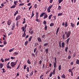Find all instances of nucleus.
Here are the masks:
<instances>
[{
	"mask_svg": "<svg viewBox=\"0 0 79 79\" xmlns=\"http://www.w3.org/2000/svg\"><path fill=\"white\" fill-rule=\"evenodd\" d=\"M11 34H12V32L10 31L9 33L8 34V36H9L10 35H11Z\"/></svg>",
	"mask_w": 79,
	"mask_h": 79,
	"instance_id": "5fc2aeb1",
	"label": "nucleus"
},
{
	"mask_svg": "<svg viewBox=\"0 0 79 79\" xmlns=\"http://www.w3.org/2000/svg\"><path fill=\"white\" fill-rule=\"evenodd\" d=\"M11 24V19H9L7 21V24L8 26H10Z\"/></svg>",
	"mask_w": 79,
	"mask_h": 79,
	"instance_id": "20e7f679",
	"label": "nucleus"
},
{
	"mask_svg": "<svg viewBox=\"0 0 79 79\" xmlns=\"http://www.w3.org/2000/svg\"><path fill=\"white\" fill-rule=\"evenodd\" d=\"M56 69V68H54V70L53 71V73L54 74H55V70Z\"/></svg>",
	"mask_w": 79,
	"mask_h": 79,
	"instance_id": "393cba45",
	"label": "nucleus"
},
{
	"mask_svg": "<svg viewBox=\"0 0 79 79\" xmlns=\"http://www.w3.org/2000/svg\"><path fill=\"white\" fill-rule=\"evenodd\" d=\"M34 6L35 8H35H37V6H38V5H37V4H35L34 5Z\"/></svg>",
	"mask_w": 79,
	"mask_h": 79,
	"instance_id": "4be33fe9",
	"label": "nucleus"
},
{
	"mask_svg": "<svg viewBox=\"0 0 79 79\" xmlns=\"http://www.w3.org/2000/svg\"><path fill=\"white\" fill-rule=\"evenodd\" d=\"M39 63L40 65L41 64H42V60H40L39 61Z\"/></svg>",
	"mask_w": 79,
	"mask_h": 79,
	"instance_id": "774afa93",
	"label": "nucleus"
},
{
	"mask_svg": "<svg viewBox=\"0 0 79 79\" xmlns=\"http://www.w3.org/2000/svg\"><path fill=\"white\" fill-rule=\"evenodd\" d=\"M52 16L53 15H52V14H51L50 15H49L48 17L49 19V20H50V19H51V18H52Z\"/></svg>",
	"mask_w": 79,
	"mask_h": 79,
	"instance_id": "9b49d317",
	"label": "nucleus"
},
{
	"mask_svg": "<svg viewBox=\"0 0 79 79\" xmlns=\"http://www.w3.org/2000/svg\"><path fill=\"white\" fill-rule=\"evenodd\" d=\"M62 38H63V40L65 39V35L64 34H63L62 35Z\"/></svg>",
	"mask_w": 79,
	"mask_h": 79,
	"instance_id": "c85d7f7f",
	"label": "nucleus"
},
{
	"mask_svg": "<svg viewBox=\"0 0 79 79\" xmlns=\"http://www.w3.org/2000/svg\"><path fill=\"white\" fill-rule=\"evenodd\" d=\"M26 23V19L24 18L23 19V24H24L25 23Z\"/></svg>",
	"mask_w": 79,
	"mask_h": 79,
	"instance_id": "c756f323",
	"label": "nucleus"
},
{
	"mask_svg": "<svg viewBox=\"0 0 79 79\" xmlns=\"http://www.w3.org/2000/svg\"><path fill=\"white\" fill-rule=\"evenodd\" d=\"M24 5V3H22L20 4V5H19V6H23Z\"/></svg>",
	"mask_w": 79,
	"mask_h": 79,
	"instance_id": "58836bf2",
	"label": "nucleus"
},
{
	"mask_svg": "<svg viewBox=\"0 0 79 79\" xmlns=\"http://www.w3.org/2000/svg\"><path fill=\"white\" fill-rule=\"evenodd\" d=\"M48 17V15H46L44 17V19H45L46 18H47V17Z\"/></svg>",
	"mask_w": 79,
	"mask_h": 79,
	"instance_id": "ea45409f",
	"label": "nucleus"
},
{
	"mask_svg": "<svg viewBox=\"0 0 79 79\" xmlns=\"http://www.w3.org/2000/svg\"><path fill=\"white\" fill-rule=\"evenodd\" d=\"M16 64H17L15 62H12L10 63V66H11V67L12 68H14L15 66H16Z\"/></svg>",
	"mask_w": 79,
	"mask_h": 79,
	"instance_id": "f03ea898",
	"label": "nucleus"
},
{
	"mask_svg": "<svg viewBox=\"0 0 79 79\" xmlns=\"http://www.w3.org/2000/svg\"><path fill=\"white\" fill-rule=\"evenodd\" d=\"M54 67L56 68V62H54Z\"/></svg>",
	"mask_w": 79,
	"mask_h": 79,
	"instance_id": "a211bd4d",
	"label": "nucleus"
},
{
	"mask_svg": "<svg viewBox=\"0 0 79 79\" xmlns=\"http://www.w3.org/2000/svg\"><path fill=\"white\" fill-rule=\"evenodd\" d=\"M27 63L28 64H31V61H30V60H28L27 61Z\"/></svg>",
	"mask_w": 79,
	"mask_h": 79,
	"instance_id": "c9c22d12",
	"label": "nucleus"
},
{
	"mask_svg": "<svg viewBox=\"0 0 79 79\" xmlns=\"http://www.w3.org/2000/svg\"><path fill=\"white\" fill-rule=\"evenodd\" d=\"M14 55H18V54H19V53L18 52H15L14 53Z\"/></svg>",
	"mask_w": 79,
	"mask_h": 79,
	"instance_id": "e433bc0d",
	"label": "nucleus"
},
{
	"mask_svg": "<svg viewBox=\"0 0 79 79\" xmlns=\"http://www.w3.org/2000/svg\"><path fill=\"white\" fill-rule=\"evenodd\" d=\"M39 45V44L38 43H36V44H35L34 46L35 47H36V46H37V45Z\"/></svg>",
	"mask_w": 79,
	"mask_h": 79,
	"instance_id": "e2e57ef3",
	"label": "nucleus"
},
{
	"mask_svg": "<svg viewBox=\"0 0 79 79\" xmlns=\"http://www.w3.org/2000/svg\"><path fill=\"white\" fill-rule=\"evenodd\" d=\"M70 40V38H69L68 39H67L66 40L67 44H68V42H69V41Z\"/></svg>",
	"mask_w": 79,
	"mask_h": 79,
	"instance_id": "aec40b11",
	"label": "nucleus"
},
{
	"mask_svg": "<svg viewBox=\"0 0 79 79\" xmlns=\"http://www.w3.org/2000/svg\"><path fill=\"white\" fill-rule=\"evenodd\" d=\"M27 67V65H24V69H26V68Z\"/></svg>",
	"mask_w": 79,
	"mask_h": 79,
	"instance_id": "4d7b16f0",
	"label": "nucleus"
},
{
	"mask_svg": "<svg viewBox=\"0 0 79 79\" xmlns=\"http://www.w3.org/2000/svg\"><path fill=\"white\" fill-rule=\"evenodd\" d=\"M14 50V49L12 48L11 49L9 50V52H11L12 51H13Z\"/></svg>",
	"mask_w": 79,
	"mask_h": 79,
	"instance_id": "c03bdc74",
	"label": "nucleus"
},
{
	"mask_svg": "<svg viewBox=\"0 0 79 79\" xmlns=\"http://www.w3.org/2000/svg\"><path fill=\"white\" fill-rule=\"evenodd\" d=\"M10 58H7V59H5L4 60V61L5 62H6V61H9L10 60Z\"/></svg>",
	"mask_w": 79,
	"mask_h": 79,
	"instance_id": "4468645a",
	"label": "nucleus"
},
{
	"mask_svg": "<svg viewBox=\"0 0 79 79\" xmlns=\"http://www.w3.org/2000/svg\"><path fill=\"white\" fill-rule=\"evenodd\" d=\"M54 63H56V57H55V62Z\"/></svg>",
	"mask_w": 79,
	"mask_h": 79,
	"instance_id": "0e129e2a",
	"label": "nucleus"
},
{
	"mask_svg": "<svg viewBox=\"0 0 79 79\" xmlns=\"http://www.w3.org/2000/svg\"><path fill=\"white\" fill-rule=\"evenodd\" d=\"M68 59H69V60H70V58H71V56L69 55L68 56Z\"/></svg>",
	"mask_w": 79,
	"mask_h": 79,
	"instance_id": "603ef678",
	"label": "nucleus"
},
{
	"mask_svg": "<svg viewBox=\"0 0 79 79\" xmlns=\"http://www.w3.org/2000/svg\"><path fill=\"white\" fill-rule=\"evenodd\" d=\"M61 45H62V48H64V42L62 43L61 44Z\"/></svg>",
	"mask_w": 79,
	"mask_h": 79,
	"instance_id": "2eb2a0df",
	"label": "nucleus"
},
{
	"mask_svg": "<svg viewBox=\"0 0 79 79\" xmlns=\"http://www.w3.org/2000/svg\"><path fill=\"white\" fill-rule=\"evenodd\" d=\"M71 31H68V33H67V34L66 35V37L67 38H68L71 35Z\"/></svg>",
	"mask_w": 79,
	"mask_h": 79,
	"instance_id": "7ed1b4c3",
	"label": "nucleus"
},
{
	"mask_svg": "<svg viewBox=\"0 0 79 79\" xmlns=\"http://www.w3.org/2000/svg\"><path fill=\"white\" fill-rule=\"evenodd\" d=\"M63 1V0H58L59 3H61V2H62Z\"/></svg>",
	"mask_w": 79,
	"mask_h": 79,
	"instance_id": "79ce46f5",
	"label": "nucleus"
},
{
	"mask_svg": "<svg viewBox=\"0 0 79 79\" xmlns=\"http://www.w3.org/2000/svg\"><path fill=\"white\" fill-rule=\"evenodd\" d=\"M3 64L2 63H0V69H2V68H3Z\"/></svg>",
	"mask_w": 79,
	"mask_h": 79,
	"instance_id": "412c9836",
	"label": "nucleus"
},
{
	"mask_svg": "<svg viewBox=\"0 0 79 79\" xmlns=\"http://www.w3.org/2000/svg\"><path fill=\"white\" fill-rule=\"evenodd\" d=\"M68 47H67L65 49V52H68Z\"/></svg>",
	"mask_w": 79,
	"mask_h": 79,
	"instance_id": "a18cd8bd",
	"label": "nucleus"
},
{
	"mask_svg": "<svg viewBox=\"0 0 79 79\" xmlns=\"http://www.w3.org/2000/svg\"><path fill=\"white\" fill-rule=\"evenodd\" d=\"M34 16V14H32V15H31V16L30 19H31V18H32Z\"/></svg>",
	"mask_w": 79,
	"mask_h": 79,
	"instance_id": "8fccbe9b",
	"label": "nucleus"
},
{
	"mask_svg": "<svg viewBox=\"0 0 79 79\" xmlns=\"http://www.w3.org/2000/svg\"><path fill=\"white\" fill-rule=\"evenodd\" d=\"M14 5L15 6H16V5H17V3H16V1H14Z\"/></svg>",
	"mask_w": 79,
	"mask_h": 79,
	"instance_id": "6e6d98bb",
	"label": "nucleus"
},
{
	"mask_svg": "<svg viewBox=\"0 0 79 79\" xmlns=\"http://www.w3.org/2000/svg\"><path fill=\"white\" fill-rule=\"evenodd\" d=\"M47 45H48V43H45L44 44V47H46V46H47Z\"/></svg>",
	"mask_w": 79,
	"mask_h": 79,
	"instance_id": "72a5a7b5",
	"label": "nucleus"
},
{
	"mask_svg": "<svg viewBox=\"0 0 79 79\" xmlns=\"http://www.w3.org/2000/svg\"><path fill=\"white\" fill-rule=\"evenodd\" d=\"M36 50H37V48H35L34 49V53H35V52H36Z\"/></svg>",
	"mask_w": 79,
	"mask_h": 79,
	"instance_id": "09e8293b",
	"label": "nucleus"
},
{
	"mask_svg": "<svg viewBox=\"0 0 79 79\" xmlns=\"http://www.w3.org/2000/svg\"><path fill=\"white\" fill-rule=\"evenodd\" d=\"M53 5H52L51 6H49L48 7V9H49V10H51V8H52V6H53Z\"/></svg>",
	"mask_w": 79,
	"mask_h": 79,
	"instance_id": "2f4dec72",
	"label": "nucleus"
},
{
	"mask_svg": "<svg viewBox=\"0 0 79 79\" xmlns=\"http://www.w3.org/2000/svg\"><path fill=\"white\" fill-rule=\"evenodd\" d=\"M76 63L77 64H79V60L78 59H77L76 60Z\"/></svg>",
	"mask_w": 79,
	"mask_h": 79,
	"instance_id": "a878e982",
	"label": "nucleus"
},
{
	"mask_svg": "<svg viewBox=\"0 0 79 79\" xmlns=\"http://www.w3.org/2000/svg\"><path fill=\"white\" fill-rule=\"evenodd\" d=\"M36 19H35V21H37V22H38L39 23L40 21V20H39L38 18H39V13L38 12H36Z\"/></svg>",
	"mask_w": 79,
	"mask_h": 79,
	"instance_id": "f257e3e1",
	"label": "nucleus"
},
{
	"mask_svg": "<svg viewBox=\"0 0 79 79\" xmlns=\"http://www.w3.org/2000/svg\"><path fill=\"white\" fill-rule=\"evenodd\" d=\"M47 25H46L45 26V30L47 31Z\"/></svg>",
	"mask_w": 79,
	"mask_h": 79,
	"instance_id": "de8ad7c7",
	"label": "nucleus"
},
{
	"mask_svg": "<svg viewBox=\"0 0 79 79\" xmlns=\"http://www.w3.org/2000/svg\"><path fill=\"white\" fill-rule=\"evenodd\" d=\"M21 29H22L23 32H24V30H25V28L24 27H23L21 28Z\"/></svg>",
	"mask_w": 79,
	"mask_h": 79,
	"instance_id": "b1692460",
	"label": "nucleus"
},
{
	"mask_svg": "<svg viewBox=\"0 0 79 79\" xmlns=\"http://www.w3.org/2000/svg\"><path fill=\"white\" fill-rule=\"evenodd\" d=\"M71 26L72 27H74L75 26V24H74V23L73 24V23H71Z\"/></svg>",
	"mask_w": 79,
	"mask_h": 79,
	"instance_id": "1a4fd4ad",
	"label": "nucleus"
},
{
	"mask_svg": "<svg viewBox=\"0 0 79 79\" xmlns=\"http://www.w3.org/2000/svg\"><path fill=\"white\" fill-rule=\"evenodd\" d=\"M21 19V16L19 15L16 17V21H18V20H19V19Z\"/></svg>",
	"mask_w": 79,
	"mask_h": 79,
	"instance_id": "423d86ee",
	"label": "nucleus"
},
{
	"mask_svg": "<svg viewBox=\"0 0 79 79\" xmlns=\"http://www.w3.org/2000/svg\"><path fill=\"white\" fill-rule=\"evenodd\" d=\"M54 25V23H52L50 24V26L52 27V26H53Z\"/></svg>",
	"mask_w": 79,
	"mask_h": 79,
	"instance_id": "49530a36",
	"label": "nucleus"
},
{
	"mask_svg": "<svg viewBox=\"0 0 79 79\" xmlns=\"http://www.w3.org/2000/svg\"><path fill=\"white\" fill-rule=\"evenodd\" d=\"M58 69L59 71H60L61 69V65H60L58 67Z\"/></svg>",
	"mask_w": 79,
	"mask_h": 79,
	"instance_id": "f3484780",
	"label": "nucleus"
},
{
	"mask_svg": "<svg viewBox=\"0 0 79 79\" xmlns=\"http://www.w3.org/2000/svg\"><path fill=\"white\" fill-rule=\"evenodd\" d=\"M7 69H11V68H12L11 67V66L9 65L7 66Z\"/></svg>",
	"mask_w": 79,
	"mask_h": 79,
	"instance_id": "6ab92c4d",
	"label": "nucleus"
},
{
	"mask_svg": "<svg viewBox=\"0 0 79 79\" xmlns=\"http://www.w3.org/2000/svg\"><path fill=\"white\" fill-rule=\"evenodd\" d=\"M32 36H31L29 39V42H31L32 39Z\"/></svg>",
	"mask_w": 79,
	"mask_h": 79,
	"instance_id": "473e14b6",
	"label": "nucleus"
},
{
	"mask_svg": "<svg viewBox=\"0 0 79 79\" xmlns=\"http://www.w3.org/2000/svg\"><path fill=\"white\" fill-rule=\"evenodd\" d=\"M15 7H16V6H15V5H14V6H11L10 7V8L11 9H12L13 8H15Z\"/></svg>",
	"mask_w": 79,
	"mask_h": 79,
	"instance_id": "bb28decb",
	"label": "nucleus"
},
{
	"mask_svg": "<svg viewBox=\"0 0 79 79\" xmlns=\"http://www.w3.org/2000/svg\"><path fill=\"white\" fill-rule=\"evenodd\" d=\"M18 25H19V22L17 21L16 22V26H17V27H18Z\"/></svg>",
	"mask_w": 79,
	"mask_h": 79,
	"instance_id": "37998d69",
	"label": "nucleus"
},
{
	"mask_svg": "<svg viewBox=\"0 0 79 79\" xmlns=\"http://www.w3.org/2000/svg\"><path fill=\"white\" fill-rule=\"evenodd\" d=\"M27 72H29V67H27Z\"/></svg>",
	"mask_w": 79,
	"mask_h": 79,
	"instance_id": "052dcab7",
	"label": "nucleus"
},
{
	"mask_svg": "<svg viewBox=\"0 0 79 79\" xmlns=\"http://www.w3.org/2000/svg\"><path fill=\"white\" fill-rule=\"evenodd\" d=\"M59 47L60 48H61V42L59 43Z\"/></svg>",
	"mask_w": 79,
	"mask_h": 79,
	"instance_id": "338daca9",
	"label": "nucleus"
},
{
	"mask_svg": "<svg viewBox=\"0 0 79 79\" xmlns=\"http://www.w3.org/2000/svg\"><path fill=\"white\" fill-rule=\"evenodd\" d=\"M46 15V13L45 12H44L43 13H42L40 15V18L42 17H43L44 15Z\"/></svg>",
	"mask_w": 79,
	"mask_h": 79,
	"instance_id": "0eeeda50",
	"label": "nucleus"
},
{
	"mask_svg": "<svg viewBox=\"0 0 79 79\" xmlns=\"http://www.w3.org/2000/svg\"><path fill=\"white\" fill-rule=\"evenodd\" d=\"M15 23H13L12 24V26L11 28V30L12 31H13L14 30V29H15Z\"/></svg>",
	"mask_w": 79,
	"mask_h": 79,
	"instance_id": "39448f33",
	"label": "nucleus"
},
{
	"mask_svg": "<svg viewBox=\"0 0 79 79\" xmlns=\"http://www.w3.org/2000/svg\"><path fill=\"white\" fill-rule=\"evenodd\" d=\"M62 15H63V12L61 13H58V16H62Z\"/></svg>",
	"mask_w": 79,
	"mask_h": 79,
	"instance_id": "7c9ffc66",
	"label": "nucleus"
},
{
	"mask_svg": "<svg viewBox=\"0 0 79 79\" xmlns=\"http://www.w3.org/2000/svg\"><path fill=\"white\" fill-rule=\"evenodd\" d=\"M59 30H60V28L58 27L57 29V30L56 31V35H57V34H58V33Z\"/></svg>",
	"mask_w": 79,
	"mask_h": 79,
	"instance_id": "9d476101",
	"label": "nucleus"
},
{
	"mask_svg": "<svg viewBox=\"0 0 79 79\" xmlns=\"http://www.w3.org/2000/svg\"><path fill=\"white\" fill-rule=\"evenodd\" d=\"M32 75H33V71H32L31 73H30V76H31H31H32Z\"/></svg>",
	"mask_w": 79,
	"mask_h": 79,
	"instance_id": "f704fd0d",
	"label": "nucleus"
},
{
	"mask_svg": "<svg viewBox=\"0 0 79 79\" xmlns=\"http://www.w3.org/2000/svg\"><path fill=\"white\" fill-rule=\"evenodd\" d=\"M46 53L47 54H48V49L46 48L45 49Z\"/></svg>",
	"mask_w": 79,
	"mask_h": 79,
	"instance_id": "5701e85b",
	"label": "nucleus"
},
{
	"mask_svg": "<svg viewBox=\"0 0 79 79\" xmlns=\"http://www.w3.org/2000/svg\"><path fill=\"white\" fill-rule=\"evenodd\" d=\"M32 56H33L34 58L35 57V54L34 53H32Z\"/></svg>",
	"mask_w": 79,
	"mask_h": 79,
	"instance_id": "864d4df0",
	"label": "nucleus"
},
{
	"mask_svg": "<svg viewBox=\"0 0 79 79\" xmlns=\"http://www.w3.org/2000/svg\"><path fill=\"white\" fill-rule=\"evenodd\" d=\"M38 41H39V42H40L42 41L41 38H40V37L38 38Z\"/></svg>",
	"mask_w": 79,
	"mask_h": 79,
	"instance_id": "dca6fc26",
	"label": "nucleus"
},
{
	"mask_svg": "<svg viewBox=\"0 0 79 79\" xmlns=\"http://www.w3.org/2000/svg\"><path fill=\"white\" fill-rule=\"evenodd\" d=\"M68 26V22H66L65 24V27H66Z\"/></svg>",
	"mask_w": 79,
	"mask_h": 79,
	"instance_id": "cd10ccee",
	"label": "nucleus"
},
{
	"mask_svg": "<svg viewBox=\"0 0 79 79\" xmlns=\"http://www.w3.org/2000/svg\"><path fill=\"white\" fill-rule=\"evenodd\" d=\"M61 77L63 79H65L66 78V76L64 74H63L61 76Z\"/></svg>",
	"mask_w": 79,
	"mask_h": 79,
	"instance_id": "6e6552de",
	"label": "nucleus"
},
{
	"mask_svg": "<svg viewBox=\"0 0 79 79\" xmlns=\"http://www.w3.org/2000/svg\"><path fill=\"white\" fill-rule=\"evenodd\" d=\"M44 24H47V22H46V21H45V20H44Z\"/></svg>",
	"mask_w": 79,
	"mask_h": 79,
	"instance_id": "69168bd1",
	"label": "nucleus"
},
{
	"mask_svg": "<svg viewBox=\"0 0 79 79\" xmlns=\"http://www.w3.org/2000/svg\"><path fill=\"white\" fill-rule=\"evenodd\" d=\"M31 34H34V31H32L30 32Z\"/></svg>",
	"mask_w": 79,
	"mask_h": 79,
	"instance_id": "bf43d9fd",
	"label": "nucleus"
},
{
	"mask_svg": "<svg viewBox=\"0 0 79 79\" xmlns=\"http://www.w3.org/2000/svg\"><path fill=\"white\" fill-rule=\"evenodd\" d=\"M52 74H53V75H54V74H55V73H53V72H51L49 75V77H52Z\"/></svg>",
	"mask_w": 79,
	"mask_h": 79,
	"instance_id": "f8f14e48",
	"label": "nucleus"
},
{
	"mask_svg": "<svg viewBox=\"0 0 79 79\" xmlns=\"http://www.w3.org/2000/svg\"><path fill=\"white\" fill-rule=\"evenodd\" d=\"M28 44V41H27L25 43V45H27V44Z\"/></svg>",
	"mask_w": 79,
	"mask_h": 79,
	"instance_id": "a19ab883",
	"label": "nucleus"
},
{
	"mask_svg": "<svg viewBox=\"0 0 79 79\" xmlns=\"http://www.w3.org/2000/svg\"><path fill=\"white\" fill-rule=\"evenodd\" d=\"M17 14H18V10H17L15 12V13L14 14V16H16V15H17Z\"/></svg>",
	"mask_w": 79,
	"mask_h": 79,
	"instance_id": "ddd939ff",
	"label": "nucleus"
},
{
	"mask_svg": "<svg viewBox=\"0 0 79 79\" xmlns=\"http://www.w3.org/2000/svg\"><path fill=\"white\" fill-rule=\"evenodd\" d=\"M10 59H11V60H13L14 59H15V57H11Z\"/></svg>",
	"mask_w": 79,
	"mask_h": 79,
	"instance_id": "680f3d73",
	"label": "nucleus"
},
{
	"mask_svg": "<svg viewBox=\"0 0 79 79\" xmlns=\"http://www.w3.org/2000/svg\"><path fill=\"white\" fill-rule=\"evenodd\" d=\"M47 11L48 13H50V12H51V10H50V9H47Z\"/></svg>",
	"mask_w": 79,
	"mask_h": 79,
	"instance_id": "3c124183",
	"label": "nucleus"
},
{
	"mask_svg": "<svg viewBox=\"0 0 79 79\" xmlns=\"http://www.w3.org/2000/svg\"><path fill=\"white\" fill-rule=\"evenodd\" d=\"M36 64H37V62L35 61L34 63V66H36Z\"/></svg>",
	"mask_w": 79,
	"mask_h": 79,
	"instance_id": "13d9d810",
	"label": "nucleus"
},
{
	"mask_svg": "<svg viewBox=\"0 0 79 79\" xmlns=\"http://www.w3.org/2000/svg\"><path fill=\"white\" fill-rule=\"evenodd\" d=\"M60 9H61V6H58V10H60Z\"/></svg>",
	"mask_w": 79,
	"mask_h": 79,
	"instance_id": "4c0bfd02",
	"label": "nucleus"
}]
</instances>
